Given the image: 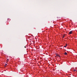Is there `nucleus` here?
<instances>
[{
  "mask_svg": "<svg viewBox=\"0 0 77 77\" xmlns=\"http://www.w3.org/2000/svg\"><path fill=\"white\" fill-rule=\"evenodd\" d=\"M64 37H65V35H64L63 37V38H64Z\"/></svg>",
  "mask_w": 77,
  "mask_h": 77,
  "instance_id": "obj_6",
  "label": "nucleus"
},
{
  "mask_svg": "<svg viewBox=\"0 0 77 77\" xmlns=\"http://www.w3.org/2000/svg\"><path fill=\"white\" fill-rule=\"evenodd\" d=\"M6 65H7V64H5V66H6Z\"/></svg>",
  "mask_w": 77,
  "mask_h": 77,
  "instance_id": "obj_5",
  "label": "nucleus"
},
{
  "mask_svg": "<svg viewBox=\"0 0 77 77\" xmlns=\"http://www.w3.org/2000/svg\"><path fill=\"white\" fill-rule=\"evenodd\" d=\"M69 34H72V31H71L70 32H69Z\"/></svg>",
  "mask_w": 77,
  "mask_h": 77,
  "instance_id": "obj_1",
  "label": "nucleus"
},
{
  "mask_svg": "<svg viewBox=\"0 0 77 77\" xmlns=\"http://www.w3.org/2000/svg\"><path fill=\"white\" fill-rule=\"evenodd\" d=\"M64 54H65V55H67V53L66 52H65Z\"/></svg>",
  "mask_w": 77,
  "mask_h": 77,
  "instance_id": "obj_2",
  "label": "nucleus"
},
{
  "mask_svg": "<svg viewBox=\"0 0 77 77\" xmlns=\"http://www.w3.org/2000/svg\"><path fill=\"white\" fill-rule=\"evenodd\" d=\"M76 71V70H74V71Z\"/></svg>",
  "mask_w": 77,
  "mask_h": 77,
  "instance_id": "obj_7",
  "label": "nucleus"
},
{
  "mask_svg": "<svg viewBox=\"0 0 77 77\" xmlns=\"http://www.w3.org/2000/svg\"><path fill=\"white\" fill-rule=\"evenodd\" d=\"M67 44H66V45H65V46H64V47H66V46H67Z\"/></svg>",
  "mask_w": 77,
  "mask_h": 77,
  "instance_id": "obj_4",
  "label": "nucleus"
},
{
  "mask_svg": "<svg viewBox=\"0 0 77 77\" xmlns=\"http://www.w3.org/2000/svg\"><path fill=\"white\" fill-rule=\"evenodd\" d=\"M25 48H26V46H25Z\"/></svg>",
  "mask_w": 77,
  "mask_h": 77,
  "instance_id": "obj_9",
  "label": "nucleus"
},
{
  "mask_svg": "<svg viewBox=\"0 0 77 77\" xmlns=\"http://www.w3.org/2000/svg\"><path fill=\"white\" fill-rule=\"evenodd\" d=\"M58 57H60V55H58Z\"/></svg>",
  "mask_w": 77,
  "mask_h": 77,
  "instance_id": "obj_8",
  "label": "nucleus"
},
{
  "mask_svg": "<svg viewBox=\"0 0 77 77\" xmlns=\"http://www.w3.org/2000/svg\"><path fill=\"white\" fill-rule=\"evenodd\" d=\"M7 62H9V59H8L7 60Z\"/></svg>",
  "mask_w": 77,
  "mask_h": 77,
  "instance_id": "obj_3",
  "label": "nucleus"
}]
</instances>
